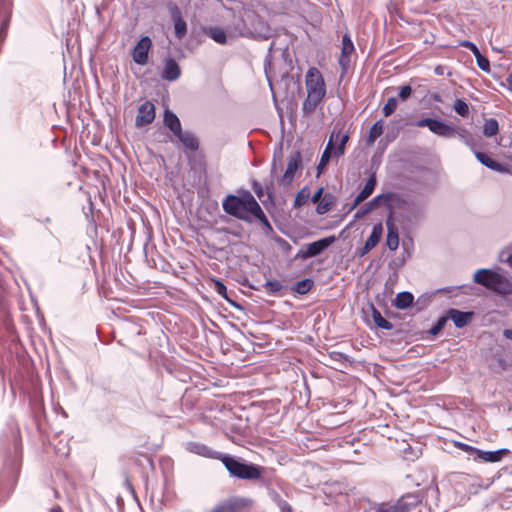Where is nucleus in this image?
Listing matches in <instances>:
<instances>
[{"instance_id":"f257e3e1","label":"nucleus","mask_w":512,"mask_h":512,"mask_svg":"<svg viewBox=\"0 0 512 512\" xmlns=\"http://www.w3.org/2000/svg\"><path fill=\"white\" fill-rule=\"evenodd\" d=\"M223 211L239 220L251 223L253 219L259 220L265 227L272 229L261 206L250 192L241 196L229 194L222 201Z\"/></svg>"},{"instance_id":"f03ea898","label":"nucleus","mask_w":512,"mask_h":512,"mask_svg":"<svg viewBox=\"0 0 512 512\" xmlns=\"http://www.w3.org/2000/svg\"><path fill=\"white\" fill-rule=\"evenodd\" d=\"M305 84L307 98L303 102L302 111L304 115H309L313 113L316 107L323 101L326 88L322 74L314 67L307 71Z\"/></svg>"},{"instance_id":"7ed1b4c3","label":"nucleus","mask_w":512,"mask_h":512,"mask_svg":"<svg viewBox=\"0 0 512 512\" xmlns=\"http://www.w3.org/2000/svg\"><path fill=\"white\" fill-rule=\"evenodd\" d=\"M473 281L498 295L512 293V282L505 275L492 269H478L473 275Z\"/></svg>"},{"instance_id":"20e7f679","label":"nucleus","mask_w":512,"mask_h":512,"mask_svg":"<svg viewBox=\"0 0 512 512\" xmlns=\"http://www.w3.org/2000/svg\"><path fill=\"white\" fill-rule=\"evenodd\" d=\"M221 462L233 477L244 480H256L262 476V467L252 463L241 462L230 455L223 454Z\"/></svg>"},{"instance_id":"39448f33","label":"nucleus","mask_w":512,"mask_h":512,"mask_svg":"<svg viewBox=\"0 0 512 512\" xmlns=\"http://www.w3.org/2000/svg\"><path fill=\"white\" fill-rule=\"evenodd\" d=\"M420 502L418 494L408 493L396 501L373 503L364 512H412Z\"/></svg>"},{"instance_id":"423d86ee","label":"nucleus","mask_w":512,"mask_h":512,"mask_svg":"<svg viewBox=\"0 0 512 512\" xmlns=\"http://www.w3.org/2000/svg\"><path fill=\"white\" fill-rule=\"evenodd\" d=\"M383 196V204L390 210L389 217H392V213L394 211L402 210L407 212V214L404 215V217L408 221H412L414 218H416L413 208L408 203V201L405 200L403 197L396 193H386L383 194Z\"/></svg>"},{"instance_id":"0eeeda50","label":"nucleus","mask_w":512,"mask_h":512,"mask_svg":"<svg viewBox=\"0 0 512 512\" xmlns=\"http://www.w3.org/2000/svg\"><path fill=\"white\" fill-rule=\"evenodd\" d=\"M334 236L325 237L303 246L295 255V260H306L320 255L324 250L335 242Z\"/></svg>"},{"instance_id":"6e6552de","label":"nucleus","mask_w":512,"mask_h":512,"mask_svg":"<svg viewBox=\"0 0 512 512\" xmlns=\"http://www.w3.org/2000/svg\"><path fill=\"white\" fill-rule=\"evenodd\" d=\"M415 125L417 127H427L435 135L445 138L454 136L456 132V128L454 126L434 118L419 119Z\"/></svg>"},{"instance_id":"1a4fd4ad","label":"nucleus","mask_w":512,"mask_h":512,"mask_svg":"<svg viewBox=\"0 0 512 512\" xmlns=\"http://www.w3.org/2000/svg\"><path fill=\"white\" fill-rule=\"evenodd\" d=\"M302 157L299 151L293 152L287 162L286 170L279 179V184L283 187L291 185L296 173L301 169Z\"/></svg>"},{"instance_id":"9d476101","label":"nucleus","mask_w":512,"mask_h":512,"mask_svg":"<svg viewBox=\"0 0 512 512\" xmlns=\"http://www.w3.org/2000/svg\"><path fill=\"white\" fill-rule=\"evenodd\" d=\"M250 503L249 499L234 497L219 503L210 512H242Z\"/></svg>"},{"instance_id":"9b49d317","label":"nucleus","mask_w":512,"mask_h":512,"mask_svg":"<svg viewBox=\"0 0 512 512\" xmlns=\"http://www.w3.org/2000/svg\"><path fill=\"white\" fill-rule=\"evenodd\" d=\"M151 39L147 36L142 37L132 51L133 61L139 65H145L148 62V53L151 48Z\"/></svg>"},{"instance_id":"f8f14e48","label":"nucleus","mask_w":512,"mask_h":512,"mask_svg":"<svg viewBox=\"0 0 512 512\" xmlns=\"http://www.w3.org/2000/svg\"><path fill=\"white\" fill-rule=\"evenodd\" d=\"M155 106L150 101H145L138 109L135 125L140 128L152 123L155 119Z\"/></svg>"},{"instance_id":"ddd939ff","label":"nucleus","mask_w":512,"mask_h":512,"mask_svg":"<svg viewBox=\"0 0 512 512\" xmlns=\"http://www.w3.org/2000/svg\"><path fill=\"white\" fill-rule=\"evenodd\" d=\"M169 12L171 19L174 23V30L176 37L181 40L183 39L187 34V24L185 20L182 17V13L178 6L171 4L169 6Z\"/></svg>"},{"instance_id":"4468645a","label":"nucleus","mask_w":512,"mask_h":512,"mask_svg":"<svg viewBox=\"0 0 512 512\" xmlns=\"http://www.w3.org/2000/svg\"><path fill=\"white\" fill-rule=\"evenodd\" d=\"M185 448L187 451L207 457V458H213V459H219L221 460V457L223 456L222 453L212 450L207 445L200 443V442H187L185 444Z\"/></svg>"},{"instance_id":"2eb2a0df","label":"nucleus","mask_w":512,"mask_h":512,"mask_svg":"<svg viewBox=\"0 0 512 512\" xmlns=\"http://www.w3.org/2000/svg\"><path fill=\"white\" fill-rule=\"evenodd\" d=\"M446 315L448 317V320H452L457 328H463L472 321L474 317V312H464L455 308H450L447 310Z\"/></svg>"},{"instance_id":"dca6fc26","label":"nucleus","mask_w":512,"mask_h":512,"mask_svg":"<svg viewBox=\"0 0 512 512\" xmlns=\"http://www.w3.org/2000/svg\"><path fill=\"white\" fill-rule=\"evenodd\" d=\"M383 235V225L382 223L375 224L372 228V232L368 239L365 241L364 246L361 249L360 256H364L369 253L373 248H375L380 242Z\"/></svg>"},{"instance_id":"f3484780","label":"nucleus","mask_w":512,"mask_h":512,"mask_svg":"<svg viewBox=\"0 0 512 512\" xmlns=\"http://www.w3.org/2000/svg\"><path fill=\"white\" fill-rule=\"evenodd\" d=\"M510 451L508 449L502 448L495 451H483L478 449L477 455L474 457V460H480L483 462L496 463L503 459L504 456L508 455Z\"/></svg>"},{"instance_id":"a211bd4d","label":"nucleus","mask_w":512,"mask_h":512,"mask_svg":"<svg viewBox=\"0 0 512 512\" xmlns=\"http://www.w3.org/2000/svg\"><path fill=\"white\" fill-rule=\"evenodd\" d=\"M339 138V133H336L335 130L330 135L329 141L322 153L320 162L317 166L318 174L322 172V170L326 167L328 164L332 154H334V141H336Z\"/></svg>"},{"instance_id":"6ab92c4d","label":"nucleus","mask_w":512,"mask_h":512,"mask_svg":"<svg viewBox=\"0 0 512 512\" xmlns=\"http://www.w3.org/2000/svg\"><path fill=\"white\" fill-rule=\"evenodd\" d=\"M474 154H475V157L477 158V160L482 165L486 166L487 168H489L493 171L499 172V173H508L509 172V169L507 166L495 161L494 159L489 157L487 154H485L483 152H479V151H475Z\"/></svg>"},{"instance_id":"aec40b11","label":"nucleus","mask_w":512,"mask_h":512,"mask_svg":"<svg viewBox=\"0 0 512 512\" xmlns=\"http://www.w3.org/2000/svg\"><path fill=\"white\" fill-rule=\"evenodd\" d=\"M4 9L2 12V21L0 25V43H3L7 37L10 20L12 17V4L10 1H4Z\"/></svg>"},{"instance_id":"412c9836","label":"nucleus","mask_w":512,"mask_h":512,"mask_svg":"<svg viewBox=\"0 0 512 512\" xmlns=\"http://www.w3.org/2000/svg\"><path fill=\"white\" fill-rule=\"evenodd\" d=\"M163 122H164V125L167 128H169V130L174 134L175 137L178 134L179 135L181 134V131H182L181 122L175 113L166 109L164 112Z\"/></svg>"},{"instance_id":"4be33fe9","label":"nucleus","mask_w":512,"mask_h":512,"mask_svg":"<svg viewBox=\"0 0 512 512\" xmlns=\"http://www.w3.org/2000/svg\"><path fill=\"white\" fill-rule=\"evenodd\" d=\"M387 239L386 245L391 251H395L399 246V233L395 225L391 221V216L386 221Z\"/></svg>"},{"instance_id":"5701e85b","label":"nucleus","mask_w":512,"mask_h":512,"mask_svg":"<svg viewBox=\"0 0 512 512\" xmlns=\"http://www.w3.org/2000/svg\"><path fill=\"white\" fill-rule=\"evenodd\" d=\"M181 71L179 65L174 59H167L162 72V78L168 81H175L180 77Z\"/></svg>"},{"instance_id":"b1692460","label":"nucleus","mask_w":512,"mask_h":512,"mask_svg":"<svg viewBox=\"0 0 512 512\" xmlns=\"http://www.w3.org/2000/svg\"><path fill=\"white\" fill-rule=\"evenodd\" d=\"M377 180L375 173H372L370 177L368 178L367 183L365 184L364 188L361 190V192L356 196L354 199V206L359 205L364 200H366L374 191L376 186Z\"/></svg>"},{"instance_id":"393cba45","label":"nucleus","mask_w":512,"mask_h":512,"mask_svg":"<svg viewBox=\"0 0 512 512\" xmlns=\"http://www.w3.org/2000/svg\"><path fill=\"white\" fill-rule=\"evenodd\" d=\"M176 138L183 144V146L190 151H196L199 148V142L196 136L189 131L183 132L177 135Z\"/></svg>"},{"instance_id":"a878e982","label":"nucleus","mask_w":512,"mask_h":512,"mask_svg":"<svg viewBox=\"0 0 512 512\" xmlns=\"http://www.w3.org/2000/svg\"><path fill=\"white\" fill-rule=\"evenodd\" d=\"M414 296L408 291L400 292L396 295L393 305L397 309H406L412 305Z\"/></svg>"},{"instance_id":"bb28decb","label":"nucleus","mask_w":512,"mask_h":512,"mask_svg":"<svg viewBox=\"0 0 512 512\" xmlns=\"http://www.w3.org/2000/svg\"><path fill=\"white\" fill-rule=\"evenodd\" d=\"M371 312H372L371 313L372 319L377 327L384 329V330L393 329V324L390 321H388L387 319H385L382 316L381 312L378 309H376L374 306H371Z\"/></svg>"},{"instance_id":"cd10ccee","label":"nucleus","mask_w":512,"mask_h":512,"mask_svg":"<svg viewBox=\"0 0 512 512\" xmlns=\"http://www.w3.org/2000/svg\"><path fill=\"white\" fill-rule=\"evenodd\" d=\"M206 34L213 39L215 42L219 44H226L227 43V34L224 29L220 27H210Z\"/></svg>"},{"instance_id":"c85d7f7f","label":"nucleus","mask_w":512,"mask_h":512,"mask_svg":"<svg viewBox=\"0 0 512 512\" xmlns=\"http://www.w3.org/2000/svg\"><path fill=\"white\" fill-rule=\"evenodd\" d=\"M384 131V125L382 120H378L373 124V126L370 128L368 136H367V142L368 144L374 143L377 138H379Z\"/></svg>"},{"instance_id":"c756f323","label":"nucleus","mask_w":512,"mask_h":512,"mask_svg":"<svg viewBox=\"0 0 512 512\" xmlns=\"http://www.w3.org/2000/svg\"><path fill=\"white\" fill-rule=\"evenodd\" d=\"M383 194L377 195L374 197L371 201H369L367 204H365L358 212L357 217H360L362 215H365L372 210L376 209L383 203Z\"/></svg>"},{"instance_id":"7c9ffc66","label":"nucleus","mask_w":512,"mask_h":512,"mask_svg":"<svg viewBox=\"0 0 512 512\" xmlns=\"http://www.w3.org/2000/svg\"><path fill=\"white\" fill-rule=\"evenodd\" d=\"M354 52V45L342 46L339 64L343 70H346L350 65V55Z\"/></svg>"},{"instance_id":"2f4dec72","label":"nucleus","mask_w":512,"mask_h":512,"mask_svg":"<svg viewBox=\"0 0 512 512\" xmlns=\"http://www.w3.org/2000/svg\"><path fill=\"white\" fill-rule=\"evenodd\" d=\"M333 205V196L331 194H326L323 196L321 201L318 203L316 207V211L318 214L322 215L329 212Z\"/></svg>"},{"instance_id":"473e14b6","label":"nucleus","mask_w":512,"mask_h":512,"mask_svg":"<svg viewBox=\"0 0 512 512\" xmlns=\"http://www.w3.org/2000/svg\"><path fill=\"white\" fill-rule=\"evenodd\" d=\"M499 125L496 119H487L483 126V134L486 137H492L498 133Z\"/></svg>"},{"instance_id":"72a5a7b5","label":"nucleus","mask_w":512,"mask_h":512,"mask_svg":"<svg viewBox=\"0 0 512 512\" xmlns=\"http://www.w3.org/2000/svg\"><path fill=\"white\" fill-rule=\"evenodd\" d=\"M313 284L311 279H303L294 284L293 291L301 295L306 294L311 290Z\"/></svg>"},{"instance_id":"f704fd0d","label":"nucleus","mask_w":512,"mask_h":512,"mask_svg":"<svg viewBox=\"0 0 512 512\" xmlns=\"http://www.w3.org/2000/svg\"><path fill=\"white\" fill-rule=\"evenodd\" d=\"M310 198V190L308 187H303L295 196L294 207L298 208L307 203Z\"/></svg>"},{"instance_id":"c9c22d12","label":"nucleus","mask_w":512,"mask_h":512,"mask_svg":"<svg viewBox=\"0 0 512 512\" xmlns=\"http://www.w3.org/2000/svg\"><path fill=\"white\" fill-rule=\"evenodd\" d=\"M337 133H339V138L336 141H334V145H337V148L334 149V155L341 156L345 152V146L346 143L348 142L349 136L347 134H341L340 131H338Z\"/></svg>"},{"instance_id":"e433bc0d","label":"nucleus","mask_w":512,"mask_h":512,"mask_svg":"<svg viewBox=\"0 0 512 512\" xmlns=\"http://www.w3.org/2000/svg\"><path fill=\"white\" fill-rule=\"evenodd\" d=\"M453 109L462 117H466L469 114V106L463 99H457L453 105Z\"/></svg>"},{"instance_id":"4c0bfd02","label":"nucleus","mask_w":512,"mask_h":512,"mask_svg":"<svg viewBox=\"0 0 512 512\" xmlns=\"http://www.w3.org/2000/svg\"><path fill=\"white\" fill-rule=\"evenodd\" d=\"M397 105V99L395 97H390L382 108L383 115L388 117L393 114L397 108Z\"/></svg>"},{"instance_id":"58836bf2","label":"nucleus","mask_w":512,"mask_h":512,"mask_svg":"<svg viewBox=\"0 0 512 512\" xmlns=\"http://www.w3.org/2000/svg\"><path fill=\"white\" fill-rule=\"evenodd\" d=\"M265 289L272 294H276L283 288L282 284L278 280H269L264 284Z\"/></svg>"},{"instance_id":"ea45409f","label":"nucleus","mask_w":512,"mask_h":512,"mask_svg":"<svg viewBox=\"0 0 512 512\" xmlns=\"http://www.w3.org/2000/svg\"><path fill=\"white\" fill-rule=\"evenodd\" d=\"M448 320L447 315L440 317L435 325L429 330V333L432 335H437L446 325Z\"/></svg>"},{"instance_id":"a19ab883","label":"nucleus","mask_w":512,"mask_h":512,"mask_svg":"<svg viewBox=\"0 0 512 512\" xmlns=\"http://www.w3.org/2000/svg\"><path fill=\"white\" fill-rule=\"evenodd\" d=\"M478 67L485 72L490 71V62L487 57L483 56L481 53L478 56H475Z\"/></svg>"},{"instance_id":"79ce46f5","label":"nucleus","mask_w":512,"mask_h":512,"mask_svg":"<svg viewBox=\"0 0 512 512\" xmlns=\"http://www.w3.org/2000/svg\"><path fill=\"white\" fill-rule=\"evenodd\" d=\"M412 94V88L410 85H404L400 87L399 98L403 101L407 100Z\"/></svg>"},{"instance_id":"37998d69","label":"nucleus","mask_w":512,"mask_h":512,"mask_svg":"<svg viewBox=\"0 0 512 512\" xmlns=\"http://www.w3.org/2000/svg\"><path fill=\"white\" fill-rule=\"evenodd\" d=\"M460 45L466 49H469L474 56H478V54L481 53L478 47L471 41L464 40L460 43Z\"/></svg>"},{"instance_id":"c03bdc74","label":"nucleus","mask_w":512,"mask_h":512,"mask_svg":"<svg viewBox=\"0 0 512 512\" xmlns=\"http://www.w3.org/2000/svg\"><path fill=\"white\" fill-rule=\"evenodd\" d=\"M458 447L462 451L467 452V453H469L471 455H474V457H476V455H477L478 448H476V447L470 446V445L465 444V443H458Z\"/></svg>"},{"instance_id":"a18cd8bd","label":"nucleus","mask_w":512,"mask_h":512,"mask_svg":"<svg viewBox=\"0 0 512 512\" xmlns=\"http://www.w3.org/2000/svg\"><path fill=\"white\" fill-rule=\"evenodd\" d=\"M215 290L219 295L227 298V288L222 282H220V281L215 282Z\"/></svg>"},{"instance_id":"49530a36","label":"nucleus","mask_w":512,"mask_h":512,"mask_svg":"<svg viewBox=\"0 0 512 512\" xmlns=\"http://www.w3.org/2000/svg\"><path fill=\"white\" fill-rule=\"evenodd\" d=\"M330 358L337 362H344L347 360V356L341 352L333 351L330 353Z\"/></svg>"},{"instance_id":"de8ad7c7","label":"nucleus","mask_w":512,"mask_h":512,"mask_svg":"<svg viewBox=\"0 0 512 512\" xmlns=\"http://www.w3.org/2000/svg\"><path fill=\"white\" fill-rule=\"evenodd\" d=\"M455 134H457V136L464 142L469 136V133L466 129L464 128H456V132Z\"/></svg>"},{"instance_id":"09e8293b","label":"nucleus","mask_w":512,"mask_h":512,"mask_svg":"<svg viewBox=\"0 0 512 512\" xmlns=\"http://www.w3.org/2000/svg\"><path fill=\"white\" fill-rule=\"evenodd\" d=\"M278 505L281 510L280 512H292V507L287 501L281 500Z\"/></svg>"},{"instance_id":"8fccbe9b","label":"nucleus","mask_w":512,"mask_h":512,"mask_svg":"<svg viewBox=\"0 0 512 512\" xmlns=\"http://www.w3.org/2000/svg\"><path fill=\"white\" fill-rule=\"evenodd\" d=\"M322 194H323V188H319L312 196L311 200L313 203H319L321 201V199L323 198L322 197Z\"/></svg>"},{"instance_id":"3c124183","label":"nucleus","mask_w":512,"mask_h":512,"mask_svg":"<svg viewBox=\"0 0 512 512\" xmlns=\"http://www.w3.org/2000/svg\"><path fill=\"white\" fill-rule=\"evenodd\" d=\"M278 242L286 252L291 250V245L286 240L280 238Z\"/></svg>"},{"instance_id":"603ef678","label":"nucleus","mask_w":512,"mask_h":512,"mask_svg":"<svg viewBox=\"0 0 512 512\" xmlns=\"http://www.w3.org/2000/svg\"><path fill=\"white\" fill-rule=\"evenodd\" d=\"M348 46V45H354L352 40L350 39V37L348 35H344L343 38H342V46Z\"/></svg>"},{"instance_id":"864d4df0","label":"nucleus","mask_w":512,"mask_h":512,"mask_svg":"<svg viewBox=\"0 0 512 512\" xmlns=\"http://www.w3.org/2000/svg\"><path fill=\"white\" fill-rule=\"evenodd\" d=\"M277 172V160H276V154H274L272 167H271V174L274 175Z\"/></svg>"},{"instance_id":"5fc2aeb1","label":"nucleus","mask_w":512,"mask_h":512,"mask_svg":"<svg viewBox=\"0 0 512 512\" xmlns=\"http://www.w3.org/2000/svg\"><path fill=\"white\" fill-rule=\"evenodd\" d=\"M503 335L505 338L512 340V329H505Z\"/></svg>"},{"instance_id":"6e6d98bb","label":"nucleus","mask_w":512,"mask_h":512,"mask_svg":"<svg viewBox=\"0 0 512 512\" xmlns=\"http://www.w3.org/2000/svg\"><path fill=\"white\" fill-rule=\"evenodd\" d=\"M506 82L509 90L512 92V72L507 76Z\"/></svg>"},{"instance_id":"4d7b16f0","label":"nucleus","mask_w":512,"mask_h":512,"mask_svg":"<svg viewBox=\"0 0 512 512\" xmlns=\"http://www.w3.org/2000/svg\"><path fill=\"white\" fill-rule=\"evenodd\" d=\"M464 143H465L468 147H470L472 150L474 149V143H473V140L471 139V137H468V138L464 141Z\"/></svg>"},{"instance_id":"13d9d810","label":"nucleus","mask_w":512,"mask_h":512,"mask_svg":"<svg viewBox=\"0 0 512 512\" xmlns=\"http://www.w3.org/2000/svg\"><path fill=\"white\" fill-rule=\"evenodd\" d=\"M504 262L512 269V254H509Z\"/></svg>"},{"instance_id":"bf43d9fd","label":"nucleus","mask_w":512,"mask_h":512,"mask_svg":"<svg viewBox=\"0 0 512 512\" xmlns=\"http://www.w3.org/2000/svg\"><path fill=\"white\" fill-rule=\"evenodd\" d=\"M50 512H62V510L59 506H54L51 508Z\"/></svg>"},{"instance_id":"052dcab7","label":"nucleus","mask_w":512,"mask_h":512,"mask_svg":"<svg viewBox=\"0 0 512 512\" xmlns=\"http://www.w3.org/2000/svg\"><path fill=\"white\" fill-rule=\"evenodd\" d=\"M435 72H436L437 74H441V70H440V68H439V67H437V68H436V70H435Z\"/></svg>"}]
</instances>
